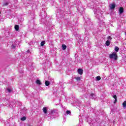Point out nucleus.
<instances>
[{
    "instance_id": "f257e3e1",
    "label": "nucleus",
    "mask_w": 126,
    "mask_h": 126,
    "mask_svg": "<svg viewBox=\"0 0 126 126\" xmlns=\"http://www.w3.org/2000/svg\"><path fill=\"white\" fill-rule=\"evenodd\" d=\"M57 115H58V110L52 109L50 111V113L48 115L47 117L50 120H53V119L57 117Z\"/></svg>"
},
{
    "instance_id": "ddd939ff",
    "label": "nucleus",
    "mask_w": 126,
    "mask_h": 126,
    "mask_svg": "<svg viewBox=\"0 0 126 126\" xmlns=\"http://www.w3.org/2000/svg\"><path fill=\"white\" fill-rule=\"evenodd\" d=\"M113 97L114 98H115L114 104H116L117 103V95H114L113 96Z\"/></svg>"
},
{
    "instance_id": "1a4fd4ad",
    "label": "nucleus",
    "mask_w": 126,
    "mask_h": 126,
    "mask_svg": "<svg viewBox=\"0 0 126 126\" xmlns=\"http://www.w3.org/2000/svg\"><path fill=\"white\" fill-rule=\"evenodd\" d=\"M43 111L44 114H47V112H48V109H47V107H43Z\"/></svg>"
},
{
    "instance_id": "2eb2a0df",
    "label": "nucleus",
    "mask_w": 126,
    "mask_h": 126,
    "mask_svg": "<svg viewBox=\"0 0 126 126\" xmlns=\"http://www.w3.org/2000/svg\"><path fill=\"white\" fill-rule=\"evenodd\" d=\"M105 44L106 46H110V44H111V41H110L109 40H107L106 41Z\"/></svg>"
},
{
    "instance_id": "9b49d317",
    "label": "nucleus",
    "mask_w": 126,
    "mask_h": 126,
    "mask_svg": "<svg viewBox=\"0 0 126 126\" xmlns=\"http://www.w3.org/2000/svg\"><path fill=\"white\" fill-rule=\"evenodd\" d=\"M35 82L36 84H38V85H41L42 84V83H41V81H40V80H36Z\"/></svg>"
},
{
    "instance_id": "393cba45",
    "label": "nucleus",
    "mask_w": 126,
    "mask_h": 126,
    "mask_svg": "<svg viewBox=\"0 0 126 126\" xmlns=\"http://www.w3.org/2000/svg\"><path fill=\"white\" fill-rule=\"evenodd\" d=\"M19 72H20V73H22V72H23V70H22V69H19Z\"/></svg>"
},
{
    "instance_id": "39448f33",
    "label": "nucleus",
    "mask_w": 126,
    "mask_h": 126,
    "mask_svg": "<svg viewBox=\"0 0 126 126\" xmlns=\"http://www.w3.org/2000/svg\"><path fill=\"white\" fill-rule=\"evenodd\" d=\"M12 91H13V90H12V88H7L6 89L5 92L6 93H11V92H12Z\"/></svg>"
},
{
    "instance_id": "5701e85b",
    "label": "nucleus",
    "mask_w": 126,
    "mask_h": 126,
    "mask_svg": "<svg viewBox=\"0 0 126 126\" xmlns=\"http://www.w3.org/2000/svg\"><path fill=\"white\" fill-rule=\"evenodd\" d=\"M21 120L23 121H25L26 120V117H23L21 118Z\"/></svg>"
},
{
    "instance_id": "cd10ccee",
    "label": "nucleus",
    "mask_w": 126,
    "mask_h": 126,
    "mask_svg": "<svg viewBox=\"0 0 126 126\" xmlns=\"http://www.w3.org/2000/svg\"><path fill=\"white\" fill-rule=\"evenodd\" d=\"M125 35H126V32H125Z\"/></svg>"
},
{
    "instance_id": "f8f14e48",
    "label": "nucleus",
    "mask_w": 126,
    "mask_h": 126,
    "mask_svg": "<svg viewBox=\"0 0 126 126\" xmlns=\"http://www.w3.org/2000/svg\"><path fill=\"white\" fill-rule=\"evenodd\" d=\"M16 44H17V42L16 41L15 42V44H12V49H15V48L16 47V45H17Z\"/></svg>"
},
{
    "instance_id": "20e7f679",
    "label": "nucleus",
    "mask_w": 126,
    "mask_h": 126,
    "mask_svg": "<svg viewBox=\"0 0 126 126\" xmlns=\"http://www.w3.org/2000/svg\"><path fill=\"white\" fill-rule=\"evenodd\" d=\"M115 7H116V4L115 3L111 4L109 5L110 9H111V10H113V9H115Z\"/></svg>"
},
{
    "instance_id": "aec40b11",
    "label": "nucleus",
    "mask_w": 126,
    "mask_h": 126,
    "mask_svg": "<svg viewBox=\"0 0 126 126\" xmlns=\"http://www.w3.org/2000/svg\"><path fill=\"white\" fill-rule=\"evenodd\" d=\"M123 106L124 108H126V100H125L123 103Z\"/></svg>"
},
{
    "instance_id": "423d86ee",
    "label": "nucleus",
    "mask_w": 126,
    "mask_h": 126,
    "mask_svg": "<svg viewBox=\"0 0 126 126\" xmlns=\"http://www.w3.org/2000/svg\"><path fill=\"white\" fill-rule=\"evenodd\" d=\"M90 97L91 98V99H95L96 98V95L94 94H91Z\"/></svg>"
},
{
    "instance_id": "6ab92c4d",
    "label": "nucleus",
    "mask_w": 126,
    "mask_h": 126,
    "mask_svg": "<svg viewBox=\"0 0 126 126\" xmlns=\"http://www.w3.org/2000/svg\"><path fill=\"white\" fill-rule=\"evenodd\" d=\"M45 45V41H43L40 43V46L41 47H44V45Z\"/></svg>"
},
{
    "instance_id": "dca6fc26",
    "label": "nucleus",
    "mask_w": 126,
    "mask_h": 126,
    "mask_svg": "<svg viewBox=\"0 0 126 126\" xmlns=\"http://www.w3.org/2000/svg\"><path fill=\"white\" fill-rule=\"evenodd\" d=\"M114 49L115 52H119L120 48L118 46H115Z\"/></svg>"
},
{
    "instance_id": "4be33fe9",
    "label": "nucleus",
    "mask_w": 126,
    "mask_h": 126,
    "mask_svg": "<svg viewBox=\"0 0 126 126\" xmlns=\"http://www.w3.org/2000/svg\"><path fill=\"white\" fill-rule=\"evenodd\" d=\"M66 115H70V114H71V112L69 110H67L66 111Z\"/></svg>"
},
{
    "instance_id": "412c9836",
    "label": "nucleus",
    "mask_w": 126,
    "mask_h": 126,
    "mask_svg": "<svg viewBox=\"0 0 126 126\" xmlns=\"http://www.w3.org/2000/svg\"><path fill=\"white\" fill-rule=\"evenodd\" d=\"M96 80L99 81V80H101V77H100L99 76H98L96 77Z\"/></svg>"
},
{
    "instance_id": "7ed1b4c3",
    "label": "nucleus",
    "mask_w": 126,
    "mask_h": 126,
    "mask_svg": "<svg viewBox=\"0 0 126 126\" xmlns=\"http://www.w3.org/2000/svg\"><path fill=\"white\" fill-rule=\"evenodd\" d=\"M109 58L110 59H113L114 61H117L118 60V55H117V53L113 52L109 55Z\"/></svg>"
},
{
    "instance_id": "0eeeda50",
    "label": "nucleus",
    "mask_w": 126,
    "mask_h": 126,
    "mask_svg": "<svg viewBox=\"0 0 126 126\" xmlns=\"http://www.w3.org/2000/svg\"><path fill=\"white\" fill-rule=\"evenodd\" d=\"M124 12V8L123 7H121L119 8V13L120 14H122Z\"/></svg>"
},
{
    "instance_id": "4468645a",
    "label": "nucleus",
    "mask_w": 126,
    "mask_h": 126,
    "mask_svg": "<svg viewBox=\"0 0 126 126\" xmlns=\"http://www.w3.org/2000/svg\"><path fill=\"white\" fill-rule=\"evenodd\" d=\"M65 49H66V45H65V44H63L62 45V49L63 50V51H64V50H65Z\"/></svg>"
},
{
    "instance_id": "f03ea898",
    "label": "nucleus",
    "mask_w": 126,
    "mask_h": 126,
    "mask_svg": "<svg viewBox=\"0 0 126 126\" xmlns=\"http://www.w3.org/2000/svg\"><path fill=\"white\" fill-rule=\"evenodd\" d=\"M94 14L95 17L99 20V22H102L103 20H102V13L100 12L99 9H94Z\"/></svg>"
},
{
    "instance_id": "bb28decb",
    "label": "nucleus",
    "mask_w": 126,
    "mask_h": 126,
    "mask_svg": "<svg viewBox=\"0 0 126 126\" xmlns=\"http://www.w3.org/2000/svg\"><path fill=\"white\" fill-rule=\"evenodd\" d=\"M27 53H30V51L29 50H28V51H27Z\"/></svg>"
},
{
    "instance_id": "b1692460",
    "label": "nucleus",
    "mask_w": 126,
    "mask_h": 126,
    "mask_svg": "<svg viewBox=\"0 0 126 126\" xmlns=\"http://www.w3.org/2000/svg\"><path fill=\"white\" fill-rule=\"evenodd\" d=\"M8 2H5L4 3H3V5H8Z\"/></svg>"
},
{
    "instance_id": "9d476101",
    "label": "nucleus",
    "mask_w": 126,
    "mask_h": 126,
    "mask_svg": "<svg viewBox=\"0 0 126 126\" xmlns=\"http://www.w3.org/2000/svg\"><path fill=\"white\" fill-rule=\"evenodd\" d=\"M14 28L16 31H18V30H19V26H18V25H15Z\"/></svg>"
},
{
    "instance_id": "a878e982",
    "label": "nucleus",
    "mask_w": 126,
    "mask_h": 126,
    "mask_svg": "<svg viewBox=\"0 0 126 126\" xmlns=\"http://www.w3.org/2000/svg\"><path fill=\"white\" fill-rule=\"evenodd\" d=\"M108 40H112V37L110 36L107 37Z\"/></svg>"
},
{
    "instance_id": "a211bd4d",
    "label": "nucleus",
    "mask_w": 126,
    "mask_h": 126,
    "mask_svg": "<svg viewBox=\"0 0 126 126\" xmlns=\"http://www.w3.org/2000/svg\"><path fill=\"white\" fill-rule=\"evenodd\" d=\"M75 78L77 81H80L81 80V78L80 77H75Z\"/></svg>"
},
{
    "instance_id": "f3484780",
    "label": "nucleus",
    "mask_w": 126,
    "mask_h": 126,
    "mask_svg": "<svg viewBox=\"0 0 126 126\" xmlns=\"http://www.w3.org/2000/svg\"><path fill=\"white\" fill-rule=\"evenodd\" d=\"M45 85H46V86H49V85H50V81H45Z\"/></svg>"
},
{
    "instance_id": "6e6552de",
    "label": "nucleus",
    "mask_w": 126,
    "mask_h": 126,
    "mask_svg": "<svg viewBox=\"0 0 126 126\" xmlns=\"http://www.w3.org/2000/svg\"><path fill=\"white\" fill-rule=\"evenodd\" d=\"M78 73H79V74H80L81 75L83 73V70H82V69H78Z\"/></svg>"
}]
</instances>
